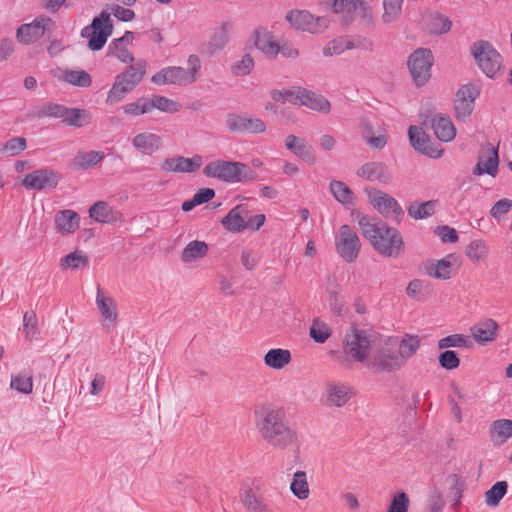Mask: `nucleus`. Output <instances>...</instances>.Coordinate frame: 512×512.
<instances>
[{
  "label": "nucleus",
  "instance_id": "44",
  "mask_svg": "<svg viewBox=\"0 0 512 512\" xmlns=\"http://www.w3.org/2000/svg\"><path fill=\"white\" fill-rule=\"evenodd\" d=\"M208 244L204 241L194 240L189 242L181 253V261L190 263L205 257L208 253Z\"/></svg>",
  "mask_w": 512,
  "mask_h": 512
},
{
  "label": "nucleus",
  "instance_id": "32",
  "mask_svg": "<svg viewBox=\"0 0 512 512\" xmlns=\"http://www.w3.org/2000/svg\"><path fill=\"white\" fill-rule=\"evenodd\" d=\"M498 324L493 319H485L474 324L470 331L476 342L485 344L496 338Z\"/></svg>",
  "mask_w": 512,
  "mask_h": 512
},
{
  "label": "nucleus",
  "instance_id": "38",
  "mask_svg": "<svg viewBox=\"0 0 512 512\" xmlns=\"http://www.w3.org/2000/svg\"><path fill=\"white\" fill-rule=\"evenodd\" d=\"M490 439L495 445L504 444L509 438L512 437V420L498 419L490 425Z\"/></svg>",
  "mask_w": 512,
  "mask_h": 512
},
{
  "label": "nucleus",
  "instance_id": "39",
  "mask_svg": "<svg viewBox=\"0 0 512 512\" xmlns=\"http://www.w3.org/2000/svg\"><path fill=\"white\" fill-rule=\"evenodd\" d=\"M292 360L291 353L287 349L273 348L264 355V364L273 370H281Z\"/></svg>",
  "mask_w": 512,
  "mask_h": 512
},
{
  "label": "nucleus",
  "instance_id": "64",
  "mask_svg": "<svg viewBox=\"0 0 512 512\" xmlns=\"http://www.w3.org/2000/svg\"><path fill=\"white\" fill-rule=\"evenodd\" d=\"M510 210H512V200L503 198L495 202L490 209V215L497 221H500Z\"/></svg>",
  "mask_w": 512,
  "mask_h": 512
},
{
  "label": "nucleus",
  "instance_id": "5",
  "mask_svg": "<svg viewBox=\"0 0 512 512\" xmlns=\"http://www.w3.org/2000/svg\"><path fill=\"white\" fill-rule=\"evenodd\" d=\"M187 64V70L180 66H170L161 69L159 72L152 76V83L156 85L179 86H185L194 83L201 68L200 59L197 55H190L188 57Z\"/></svg>",
  "mask_w": 512,
  "mask_h": 512
},
{
  "label": "nucleus",
  "instance_id": "12",
  "mask_svg": "<svg viewBox=\"0 0 512 512\" xmlns=\"http://www.w3.org/2000/svg\"><path fill=\"white\" fill-rule=\"evenodd\" d=\"M337 253L348 263L353 262L359 254L361 242L357 233L349 226L342 225L335 239Z\"/></svg>",
  "mask_w": 512,
  "mask_h": 512
},
{
  "label": "nucleus",
  "instance_id": "59",
  "mask_svg": "<svg viewBox=\"0 0 512 512\" xmlns=\"http://www.w3.org/2000/svg\"><path fill=\"white\" fill-rule=\"evenodd\" d=\"M362 127H363V137L370 147L380 150L386 145L387 138L384 134L375 136L374 132L372 130V127L366 121H364L362 123Z\"/></svg>",
  "mask_w": 512,
  "mask_h": 512
},
{
  "label": "nucleus",
  "instance_id": "48",
  "mask_svg": "<svg viewBox=\"0 0 512 512\" xmlns=\"http://www.w3.org/2000/svg\"><path fill=\"white\" fill-rule=\"evenodd\" d=\"M437 201L429 200L423 203L413 202L407 207L408 215L415 220H422L435 213Z\"/></svg>",
  "mask_w": 512,
  "mask_h": 512
},
{
  "label": "nucleus",
  "instance_id": "13",
  "mask_svg": "<svg viewBox=\"0 0 512 512\" xmlns=\"http://www.w3.org/2000/svg\"><path fill=\"white\" fill-rule=\"evenodd\" d=\"M286 20L295 29L309 33H321L328 27V20L324 17H315L308 11L292 10L287 13Z\"/></svg>",
  "mask_w": 512,
  "mask_h": 512
},
{
  "label": "nucleus",
  "instance_id": "60",
  "mask_svg": "<svg viewBox=\"0 0 512 512\" xmlns=\"http://www.w3.org/2000/svg\"><path fill=\"white\" fill-rule=\"evenodd\" d=\"M123 112L130 116H140L150 112L148 98H139L135 102L128 103L123 106Z\"/></svg>",
  "mask_w": 512,
  "mask_h": 512
},
{
  "label": "nucleus",
  "instance_id": "47",
  "mask_svg": "<svg viewBox=\"0 0 512 512\" xmlns=\"http://www.w3.org/2000/svg\"><path fill=\"white\" fill-rule=\"evenodd\" d=\"M103 151H79L74 158V164L77 168L87 170L101 163L104 159Z\"/></svg>",
  "mask_w": 512,
  "mask_h": 512
},
{
  "label": "nucleus",
  "instance_id": "35",
  "mask_svg": "<svg viewBox=\"0 0 512 512\" xmlns=\"http://www.w3.org/2000/svg\"><path fill=\"white\" fill-rule=\"evenodd\" d=\"M255 46L269 58H275L280 51V43L267 30H260L256 32Z\"/></svg>",
  "mask_w": 512,
  "mask_h": 512
},
{
  "label": "nucleus",
  "instance_id": "42",
  "mask_svg": "<svg viewBox=\"0 0 512 512\" xmlns=\"http://www.w3.org/2000/svg\"><path fill=\"white\" fill-rule=\"evenodd\" d=\"M420 346V339L416 335L405 334L398 345V357L401 358L402 365L412 358Z\"/></svg>",
  "mask_w": 512,
  "mask_h": 512
},
{
  "label": "nucleus",
  "instance_id": "41",
  "mask_svg": "<svg viewBox=\"0 0 512 512\" xmlns=\"http://www.w3.org/2000/svg\"><path fill=\"white\" fill-rule=\"evenodd\" d=\"M451 20L440 13H434L429 15L425 22V29L431 35H442L446 34L451 30Z\"/></svg>",
  "mask_w": 512,
  "mask_h": 512
},
{
  "label": "nucleus",
  "instance_id": "51",
  "mask_svg": "<svg viewBox=\"0 0 512 512\" xmlns=\"http://www.w3.org/2000/svg\"><path fill=\"white\" fill-rule=\"evenodd\" d=\"M89 263L88 256L81 250H75L72 253L64 256L60 260V267L62 269H79L87 266Z\"/></svg>",
  "mask_w": 512,
  "mask_h": 512
},
{
  "label": "nucleus",
  "instance_id": "52",
  "mask_svg": "<svg viewBox=\"0 0 512 512\" xmlns=\"http://www.w3.org/2000/svg\"><path fill=\"white\" fill-rule=\"evenodd\" d=\"M23 333L27 340L39 339L40 331L38 328V319L34 311H27L23 315Z\"/></svg>",
  "mask_w": 512,
  "mask_h": 512
},
{
  "label": "nucleus",
  "instance_id": "1",
  "mask_svg": "<svg viewBox=\"0 0 512 512\" xmlns=\"http://www.w3.org/2000/svg\"><path fill=\"white\" fill-rule=\"evenodd\" d=\"M256 427L262 439L275 449L284 450L297 441V434L289 426L283 407L256 412Z\"/></svg>",
  "mask_w": 512,
  "mask_h": 512
},
{
  "label": "nucleus",
  "instance_id": "16",
  "mask_svg": "<svg viewBox=\"0 0 512 512\" xmlns=\"http://www.w3.org/2000/svg\"><path fill=\"white\" fill-rule=\"evenodd\" d=\"M372 206L384 217L399 224L404 216V211L398 201L389 194L375 190L370 194Z\"/></svg>",
  "mask_w": 512,
  "mask_h": 512
},
{
  "label": "nucleus",
  "instance_id": "23",
  "mask_svg": "<svg viewBox=\"0 0 512 512\" xmlns=\"http://www.w3.org/2000/svg\"><path fill=\"white\" fill-rule=\"evenodd\" d=\"M409 140L413 148L431 158H439L443 150L433 147L429 137L425 134L423 129L418 126H410L408 130Z\"/></svg>",
  "mask_w": 512,
  "mask_h": 512
},
{
  "label": "nucleus",
  "instance_id": "53",
  "mask_svg": "<svg viewBox=\"0 0 512 512\" xmlns=\"http://www.w3.org/2000/svg\"><path fill=\"white\" fill-rule=\"evenodd\" d=\"M150 112L153 109H158L165 113H176L180 110V104L172 99L164 96L154 95L152 98H148Z\"/></svg>",
  "mask_w": 512,
  "mask_h": 512
},
{
  "label": "nucleus",
  "instance_id": "2",
  "mask_svg": "<svg viewBox=\"0 0 512 512\" xmlns=\"http://www.w3.org/2000/svg\"><path fill=\"white\" fill-rule=\"evenodd\" d=\"M358 224L363 237L379 254L394 258L401 254L404 242L397 229L368 216L360 217Z\"/></svg>",
  "mask_w": 512,
  "mask_h": 512
},
{
  "label": "nucleus",
  "instance_id": "56",
  "mask_svg": "<svg viewBox=\"0 0 512 512\" xmlns=\"http://www.w3.org/2000/svg\"><path fill=\"white\" fill-rule=\"evenodd\" d=\"M330 191L340 203L346 205L352 203L353 192L344 182L333 180L330 183Z\"/></svg>",
  "mask_w": 512,
  "mask_h": 512
},
{
  "label": "nucleus",
  "instance_id": "54",
  "mask_svg": "<svg viewBox=\"0 0 512 512\" xmlns=\"http://www.w3.org/2000/svg\"><path fill=\"white\" fill-rule=\"evenodd\" d=\"M404 0H383V15L382 21L384 23H392L398 20L402 13V5Z\"/></svg>",
  "mask_w": 512,
  "mask_h": 512
},
{
  "label": "nucleus",
  "instance_id": "40",
  "mask_svg": "<svg viewBox=\"0 0 512 512\" xmlns=\"http://www.w3.org/2000/svg\"><path fill=\"white\" fill-rule=\"evenodd\" d=\"M231 30L232 24L229 22H223L216 28L206 45L208 52L213 54L223 49L229 41Z\"/></svg>",
  "mask_w": 512,
  "mask_h": 512
},
{
  "label": "nucleus",
  "instance_id": "11",
  "mask_svg": "<svg viewBox=\"0 0 512 512\" xmlns=\"http://www.w3.org/2000/svg\"><path fill=\"white\" fill-rule=\"evenodd\" d=\"M112 30L110 14L103 11L93 19L90 25L82 29L81 36L89 38L88 47L90 50L98 51L103 48L108 37L112 34Z\"/></svg>",
  "mask_w": 512,
  "mask_h": 512
},
{
  "label": "nucleus",
  "instance_id": "10",
  "mask_svg": "<svg viewBox=\"0 0 512 512\" xmlns=\"http://www.w3.org/2000/svg\"><path fill=\"white\" fill-rule=\"evenodd\" d=\"M433 62L432 51L428 48H418L410 54L407 66L416 86H424L429 81Z\"/></svg>",
  "mask_w": 512,
  "mask_h": 512
},
{
  "label": "nucleus",
  "instance_id": "34",
  "mask_svg": "<svg viewBox=\"0 0 512 512\" xmlns=\"http://www.w3.org/2000/svg\"><path fill=\"white\" fill-rule=\"evenodd\" d=\"M298 105L323 114H327L331 110V104L324 96L304 88L302 89Z\"/></svg>",
  "mask_w": 512,
  "mask_h": 512
},
{
  "label": "nucleus",
  "instance_id": "7",
  "mask_svg": "<svg viewBox=\"0 0 512 512\" xmlns=\"http://www.w3.org/2000/svg\"><path fill=\"white\" fill-rule=\"evenodd\" d=\"M397 341L394 338L380 339L378 338L375 351L369 357L366 366L376 372H394L399 370L403 365L401 358L394 352Z\"/></svg>",
  "mask_w": 512,
  "mask_h": 512
},
{
  "label": "nucleus",
  "instance_id": "45",
  "mask_svg": "<svg viewBox=\"0 0 512 512\" xmlns=\"http://www.w3.org/2000/svg\"><path fill=\"white\" fill-rule=\"evenodd\" d=\"M498 163L497 150L491 148L488 151V156H479L474 174L481 175L483 173H487L491 176H495L498 170Z\"/></svg>",
  "mask_w": 512,
  "mask_h": 512
},
{
  "label": "nucleus",
  "instance_id": "63",
  "mask_svg": "<svg viewBox=\"0 0 512 512\" xmlns=\"http://www.w3.org/2000/svg\"><path fill=\"white\" fill-rule=\"evenodd\" d=\"M330 334V328L323 322L315 320L310 327V336L317 343H324Z\"/></svg>",
  "mask_w": 512,
  "mask_h": 512
},
{
  "label": "nucleus",
  "instance_id": "6",
  "mask_svg": "<svg viewBox=\"0 0 512 512\" xmlns=\"http://www.w3.org/2000/svg\"><path fill=\"white\" fill-rule=\"evenodd\" d=\"M378 334L352 328L345 336L344 351L348 357L356 362H368L371 349L377 346Z\"/></svg>",
  "mask_w": 512,
  "mask_h": 512
},
{
  "label": "nucleus",
  "instance_id": "28",
  "mask_svg": "<svg viewBox=\"0 0 512 512\" xmlns=\"http://www.w3.org/2000/svg\"><path fill=\"white\" fill-rule=\"evenodd\" d=\"M79 225L80 216L74 210H60L54 216V227L60 235L74 233L79 228Z\"/></svg>",
  "mask_w": 512,
  "mask_h": 512
},
{
  "label": "nucleus",
  "instance_id": "50",
  "mask_svg": "<svg viewBox=\"0 0 512 512\" xmlns=\"http://www.w3.org/2000/svg\"><path fill=\"white\" fill-rule=\"evenodd\" d=\"M89 216L98 223H110L113 211L107 202L98 201L90 207Z\"/></svg>",
  "mask_w": 512,
  "mask_h": 512
},
{
  "label": "nucleus",
  "instance_id": "9",
  "mask_svg": "<svg viewBox=\"0 0 512 512\" xmlns=\"http://www.w3.org/2000/svg\"><path fill=\"white\" fill-rule=\"evenodd\" d=\"M471 53L484 74L493 78L500 70L502 64L501 55L493 45L484 40L476 41L471 47Z\"/></svg>",
  "mask_w": 512,
  "mask_h": 512
},
{
  "label": "nucleus",
  "instance_id": "57",
  "mask_svg": "<svg viewBox=\"0 0 512 512\" xmlns=\"http://www.w3.org/2000/svg\"><path fill=\"white\" fill-rule=\"evenodd\" d=\"M62 121L69 126L83 127L88 124L89 115L84 109L67 108V114Z\"/></svg>",
  "mask_w": 512,
  "mask_h": 512
},
{
  "label": "nucleus",
  "instance_id": "4",
  "mask_svg": "<svg viewBox=\"0 0 512 512\" xmlns=\"http://www.w3.org/2000/svg\"><path fill=\"white\" fill-rule=\"evenodd\" d=\"M147 64L144 60L137 61L130 65L125 71L115 77V81L108 91L106 103L116 104L142 81L146 73Z\"/></svg>",
  "mask_w": 512,
  "mask_h": 512
},
{
  "label": "nucleus",
  "instance_id": "49",
  "mask_svg": "<svg viewBox=\"0 0 512 512\" xmlns=\"http://www.w3.org/2000/svg\"><path fill=\"white\" fill-rule=\"evenodd\" d=\"M11 389H14L22 394H31L33 391V376L30 372L21 371L11 376L10 381Z\"/></svg>",
  "mask_w": 512,
  "mask_h": 512
},
{
  "label": "nucleus",
  "instance_id": "62",
  "mask_svg": "<svg viewBox=\"0 0 512 512\" xmlns=\"http://www.w3.org/2000/svg\"><path fill=\"white\" fill-rule=\"evenodd\" d=\"M410 499L408 495L401 491L393 495L387 512H408Z\"/></svg>",
  "mask_w": 512,
  "mask_h": 512
},
{
  "label": "nucleus",
  "instance_id": "58",
  "mask_svg": "<svg viewBox=\"0 0 512 512\" xmlns=\"http://www.w3.org/2000/svg\"><path fill=\"white\" fill-rule=\"evenodd\" d=\"M302 89L303 88L298 87L286 90H273L271 92V97L276 102H289L291 104L298 105Z\"/></svg>",
  "mask_w": 512,
  "mask_h": 512
},
{
  "label": "nucleus",
  "instance_id": "8",
  "mask_svg": "<svg viewBox=\"0 0 512 512\" xmlns=\"http://www.w3.org/2000/svg\"><path fill=\"white\" fill-rule=\"evenodd\" d=\"M332 9L340 15L344 24L359 20L362 24L369 26L373 22L371 8L364 0H333Z\"/></svg>",
  "mask_w": 512,
  "mask_h": 512
},
{
  "label": "nucleus",
  "instance_id": "55",
  "mask_svg": "<svg viewBox=\"0 0 512 512\" xmlns=\"http://www.w3.org/2000/svg\"><path fill=\"white\" fill-rule=\"evenodd\" d=\"M508 484L506 481L496 482L486 493L485 502L488 506L496 507L507 493Z\"/></svg>",
  "mask_w": 512,
  "mask_h": 512
},
{
  "label": "nucleus",
  "instance_id": "19",
  "mask_svg": "<svg viewBox=\"0 0 512 512\" xmlns=\"http://www.w3.org/2000/svg\"><path fill=\"white\" fill-rule=\"evenodd\" d=\"M421 118V125L425 128H432L439 140L449 142L455 138L456 129L450 117L441 114H433L426 115L425 117L421 115Z\"/></svg>",
  "mask_w": 512,
  "mask_h": 512
},
{
  "label": "nucleus",
  "instance_id": "33",
  "mask_svg": "<svg viewBox=\"0 0 512 512\" xmlns=\"http://www.w3.org/2000/svg\"><path fill=\"white\" fill-rule=\"evenodd\" d=\"M134 39L132 32L127 31L122 37L114 39L108 46V54L116 57L123 63L133 62L134 57L127 50L126 45L130 44Z\"/></svg>",
  "mask_w": 512,
  "mask_h": 512
},
{
  "label": "nucleus",
  "instance_id": "37",
  "mask_svg": "<svg viewBox=\"0 0 512 512\" xmlns=\"http://www.w3.org/2000/svg\"><path fill=\"white\" fill-rule=\"evenodd\" d=\"M56 77L62 82L83 88L92 83L90 74L81 69H59Z\"/></svg>",
  "mask_w": 512,
  "mask_h": 512
},
{
  "label": "nucleus",
  "instance_id": "25",
  "mask_svg": "<svg viewBox=\"0 0 512 512\" xmlns=\"http://www.w3.org/2000/svg\"><path fill=\"white\" fill-rule=\"evenodd\" d=\"M357 176L370 181L387 184L391 181V173L383 162H367L356 172Z\"/></svg>",
  "mask_w": 512,
  "mask_h": 512
},
{
  "label": "nucleus",
  "instance_id": "29",
  "mask_svg": "<svg viewBox=\"0 0 512 512\" xmlns=\"http://www.w3.org/2000/svg\"><path fill=\"white\" fill-rule=\"evenodd\" d=\"M247 207L245 204H239L232 208L221 220L223 227L232 233L247 229Z\"/></svg>",
  "mask_w": 512,
  "mask_h": 512
},
{
  "label": "nucleus",
  "instance_id": "18",
  "mask_svg": "<svg viewBox=\"0 0 512 512\" xmlns=\"http://www.w3.org/2000/svg\"><path fill=\"white\" fill-rule=\"evenodd\" d=\"M203 165V157L194 154L192 157L173 155L160 163V170L164 173H194Z\"/></svg>",
  "mask_w": 512,
  "mask_h": 512
},
{
  "label": "nucleus",
  "instance_id": "43",
  "mask_svg": "<svg viewBox=\"0 0 512 512\" xmlns=\"http://www.w3.org/2000/svg\"><path fill=\"white\" fill-rule=\"evenodd\" d=\"M67 114V107L61 104L46 102L34 108L32 115L35 118H57L62 119Z\"/></svg>",
  "mask_w": 512,
  "mask_h": 512
},
{
  "label": "nucleus",
  "instance_id": "27",
  "mask_svg": "<svg viewBox=\"0 0 512 512\" xmlns=\"http://www.w3.org/2000/svg\"><path fill=\"white\" fill-rule=\"evenodd\" d=\"M456 263L457 256L455 254H448L444 258L432 262L429 266H427L426 271L430 277L441 280H448L452 278L456 272Z\"/></svg>",
  "mask_w": 512,
  "mask_h": 512
},
{
  "label": "nucleus",
  "instance_id": "36",
  "mask_svg": "<svg viewBox=\"0 0 512 512\" xmlns=\"http://www.w3.org/2000/svg\"><path fill=\"white\" fill-rule=\"evenodd\" d=\"M468 398V394L464 389L454 383L451 384V393L448 395L447 400L450 406L451 415L458 424L463 421L460 404L466 403Z\"/></svg>",
  "mask_w": 512,
  "mask_h": 512
},
{
  "label": "nucleus",
  "instance_id": "24",
  "mask_svg": "<svg viewBox=\"0 0 512 512\" xmlns=\"http://www.w3.org/2000/svg\"><path fill=\"white\" fill-rule=\"evenodd\" d=\"M95 302L102 317V325L108 329L114 327L118 318L117 305L114 299L105 295L98 287Z\"/></svg>",
  "mask_w": 512,
  "mask_h": 512
},
{
  "label": "nucleus",
  "instance_id": "26",
  "mask_svg": "<svg viewBox=\"0 0 512 512\" xmlns=\"http://www.w3.org/2000/svg\"><path fill=\"white\" fill-rule=\"evenodd\" d=\"M258 489L259 486H255V488L241 490L239 497L246 512H274L265 498L256 493Z\"/></svg>",
  "mask_w": 512,
  "mask_h": 512
},
{
  "label": "nucleus",
  "instance_id": "3",
  "mask_svg": "<svg viewBox=\"0 0 512 512\" xmlns=\"http://www.w3.org/2000/svg\"><path fill=\"white\" fill-rule=\"evenodd\" d=\"M204 176L225 183H246L257 179V173L239 161L217 159L206 164Z\"/></svg>",
  "mask_w": 512,
  "mask_h": 512
},
{
  "label": "nucleus",
  "instance_id": "61",
  "mask_svg": "<svg viewBox=\"0 0 512 512\" xmlns=\"http://www.w3.org/2000/svg\"><path fill=\"white\" fill-rule=\"evenodd\" d=\"M254 68V60L250 54H245L241 60L235 62L231 67L234 76H246Z\"/></svg>",
  "mask_w": 512,
  "mask_h": 512
},
{
  "label": "nucleus",
  "instance_id": "21",
  "mask_svg": "<svg viewBox=\"0 0 512 512\" xmlns=\"http://www.w3.org/2000/svg\"><path fill=\"white\" fill-rule=\"evenodd\" d=\"M60 180L58 173L52 169H38L25 175L22 185L28 190L55 188Z\"/></svg>",
  "mask_w": 512,
  "mask_h": 512
},
{
  "label": "nucleus",
  "instance_id": "20",
  "mask_svg": "<svg viewBox=\"0 0 512 512\" xmlns=\"http://www.w3.org/2000/svg\"><path fill=\"white\" fill-rule=\"evenodd\" d=\"M478 91L473 85H462L456 92L454 112L457 119L465 120L472 114Z\"/></svg>",
  "mask_w": 512,
  "mask_h": 512
},
{
  "label": "nucleus",
  "instance_id": "30",
  "mask_svg": "<svg viewBox=\"0 0 512 512\" xmlns=\"http://www.w3.org/2000/svg\"><path fill=\"white\" fill-rule=\"evenodd\" d=\"M285 147L302 161L310 165L316 163L313 149L304 138L290 134L285 138Z\"/></svg>",
  "mask_w": 512,
  "mask_h": 512
},
{
  "label": "nucleus",
  "instance_id": "46",
  "mask_svg": "<svg viewBox=\"0 0 512 512\" xmlns=\"http://www.w3.org/2000/svg\"><path fill=\"white\" fill-rule=\"evenodd\" d=\"M290 490L291 493L299 500H306L309 497L310 489L305 471L297 470L293 474Z\"/></svg>",
  "mask_w": 512,
  "mask_h": 512
},
{
  "label": "nucleus",
  "instance_id": "17",
  "mask_svg": "<svg viewBox=\"0 0 512 512\" xmlns=\"http://www.w3.org/2000/svg\"><path fill=\"white\" fill-rule=\"evenodd\" d=\"M55 28L54 21L49 17H37L32 23L23 24L17 30V39L23 44H31L40 39L46 32Z\"/></svg>",
  "mask_w": 512,
  "mask_h": 512
},
{
  "label": "nucleus",
  "instance_id": "14",
  "mask_svg": "<svg viewBox=\"0 0 512 512\" xmlns=\"http://www.w3.org/2000/svg\"><path fill=\"white\" fill-rule=\"evenodd\" d=\"M225 125L230 132L243 134H260L265 132L266 124L258 117L241 113H229Z\"/></svg>",
  "mask_w": 512,
  "mask_h": 512
},
{
  "label": "nucleus",
  "instance_id": "31",
  "mask_svg": "<svg viewBox=\"0 0 512 512\" xmlns=\"http://www.w3.org/2000/svg\"><path fill=\"white\" fill-rule=\"evenodd\" d=\"M354 48H363L366 50H371L372 43L370 41H365L364 43H355L354 41L348 38L339 37L326 44V46L323 48V54L326 57H331L334 55H339L346 50H351Z\"/></svg>",
  "mask_w": 512,
  "mask_h": 512
},
{
  "label": "nucleus",
  "instance_id": "22",
  "mask_svg": "<svg viewBox=\"0 0 512 512\" xmlns=\"http://www.w3.org/2000/svg\"><path fill=\"white\" fill-rule=\"evenodd\" d=\"M132 147L141 155L152 156L163 147L162 137L156 133L143 131L131 140Z\"/></svg>",
  "mask_w": 512,
  "mask_h": 512
},
{
  "label": "nucleus",
  "instance_id": "15",
  "mask_svg": "<svg viewBox=\"0 0 512 512\" xmlns=\"http://www.w3.org/2000/svg\"><path fill=\"white\" fill-rule=\"evenodd\" d=\"M352 388L345 383L328 382L321 395V404L329 409H338L344 407L352 398Z\"/></svg>",
  "mask_w": 512,
  "mask_h": 512
}]
</instances>
